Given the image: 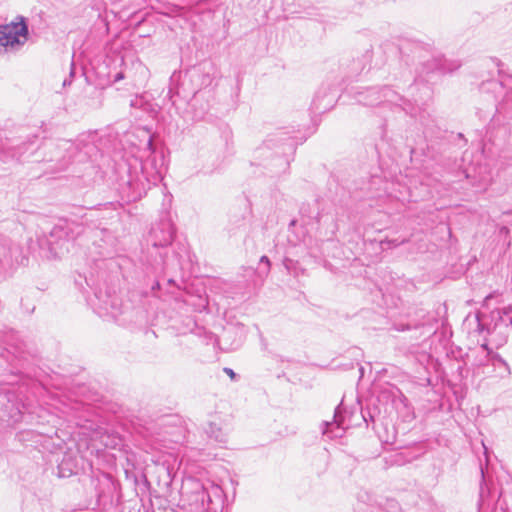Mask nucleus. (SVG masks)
Here are the masks:
<instances>
[{
    "label": "nucleus",
    "mask_w": 512,
    "mask_h": 512,
    "mask_svg": "<svg viewBox=\"0 0 512 512\" xmlns=\"http://www.w3.org/2000/svg\"><path fill=\"white\" fill-rule=\"evenodd\" d=\"M382 97V88L373 87L359 93L358 101L366 106H376L382 104Z\"/></svg>",
    "instance_id": "6e6552de"
},
{
    "label": "nucleus",
    "mask_w": 512,
    "mask_h": 512,
    "mask_svg": "<svg viewBox=\"0 0 512 512\" xmlns=\"http://www.w3.org/2000/svg\"><path fill=\"white\" fill-rule=\"evenodd\" d=\"M382 104L390 103L394 105H399V102L403 101V98L398 95L395 91H393L389 87H382Z\"/></svg>",
    "instance_id": "9b49d317"
},
{
    "label": "nucleus",
    "mask_w": 512,
    "mask_h": 512,
    "mask_svg": "<svg viewBox=\"0 0 512 512\" xmlns=\"http://www.w3.org/2000/svg\"><path fill=\"white\" fill-rule=\"evenodd\" d=\"M460 66H461V64H460L459 62H454V63H453V65H451V66L442 65V67H441V68H442L444 71H446V70H447V71H450V72H451V71H453V70L458 69Z\"/></svg>",
    "instance_id": "6ab92c4d"
},
{
    "label": "nucleus",
    "mask_w": 512,
    "mask_h": 512,
    "mask_svg": "<svg viewBox=\"0 0 512 512\" xmlns=\"http://www.w3.org/2000/svg\"><path fill=\"white\" fill-rule=\"evenodd\" d=\"M210 503V494L201 484L198 483L191 494V499L188 504V512H205L209 509Z\"/></svg>",
    "instance_id": "423d86ee"
},
{
    "label": "nucleus",
    "mask_w": 512,
    "mask_h": 512,
    "mask_svg": "<svg viewBox=\"0 0 512 512\" xmlns=\"http://www.w3.org/2000/svg\"><path fill=\"white\" fill-rule=\"evenodd\" d=\"M480 490H481V492H480V493H481V495H482V494H483V492H484V488H483V486H482V485H481V487H480Z\"/></svg>",
    "instance_id": "393cba45"
},
{
    "label": "nucleus",
    "mask_w": 512,
    "mask_h": 512,
    "mask_svg": "<svg viewBox=\"0 0 512 512\" xmlns=\"http://www.w3.org/2000/svg\"><path fill=\"white\" fill-rule=\"evenodd\" d=\"M481 475H482V478L484 479V470L481 468Z\"/></svg>",
    "instance_id": "a878e982"
},
{
    "label": "nucleus",
    "mask_w": 512,
    "mask_h": 512,
    "mask_svg": "<svg viewBox=\"0 0 512 512\" xmlns=\"http://www.w3.org/2000/svg\"><path fill=\"white\" fill-rule=\"evenodd\" d=\"M146 146H147V149L149 150V152H150L151 154H153V153H154V147H153V140H152V137H149V138H148V141H147Z\"/></svg>",
    "instance_id": "4be33fe9"
},
{
    "label": "nucleus",
    "mask_w": 512,
    "mask_h": 512,
    "mask_svg": "<svg viewBox=\"0 0 512 512\" xmlns=\"http://www.w3.org/2000/svg\"><path fill=\"white\" fill-rule=\"evenodd\" d=\"M477 321L479 332L486 330L489 336L486 343H490L496 348H500L507 342L510 327L501 318L499 312L494 310L491 311L488 322H484L479 317H477Z\"/></svg>",
    "instance_id": "7ed1b4c3"
},
{
    "label": "nucleus",
    "mask_w": 512,
    "mask_h": 512,
    "mask_svg": "<svg viewBox=\"0 0 512 512\" xmlns=\"http://www.w3.org/2000/svg\"><path fill=\"white\" fill-rule=\"evenodd\" d=\"M28 28L25 22H11L0 26V53L18 49L25 43Z\"/></svg>",
    "instance_id": "20e7f679"
},
{
    "label": "nucleus",
    "mask_w": 512,
    "mask_h": 512,
    "mask_svg": "<svg viewBox=\"0 0 512 512\" xmlns=\"http://www.w3.org/2000/svg\"><path fill=\"white\" fill-rule=\"evenodd\" d=\"M348 426L347 411L343 403H340L335 409L333 420L323 422L322 433L330 439L341 438Z\"/></svg>",
    "instance_id": "39448f33"
},
{
    "label": "nucleus",
    "mask_w": 512,
    "mask_h": 512,
    "mask_svg": "<svg viewBox=\"0 0 512 512\" xmlns=\"http://www.w3.org/2000/svg\"><path fill=\"white\" fill-rule=\"evenodd\" d=\"M58 159H59V157H57V156L55 158H51V160H58Z\"/></svg>",
    "instance_id": "bb28decb"
},
{
    "label": "nucleus",
    "mask_w": 512,
    "mask_h": 512,
    "mask_svg": "<svg viewBox=\"0 0 512 512\" xmlns=\"http://www.w3.org/2000/svg\"><path fill=\"white\" fill-rule=\"evenodd\" d=\"M33 146L34 145H33L32 142L23 143L22 145H18V146H10V147H8V150H9L8 151V155H5L3 157V159L6 160L9 157L19 159L27 151L31 150V152H33L34 151V147Z\"/></svg>",
    "instance_id": "9d476101"
},
{
    "label": "nucleus",
    "mask_w": 512,
    "mask_h": 512,
    "mask_svg": "<svg viewBox=\"0 0 512 512\" xmlns=\"http://www.w3.org/2000/svg\"><path fill=\"white\" fill-rule=\"evenodd\" d=\"M260 263H264L266 265V273L270 270V260L267 256H262L260 258Z\"/></svg>",
    "instance_id": "412c9836"
},
{
    "label": "nucleus",
    "mask_w": 512,
    "mask_h": 512,
    "mask_svg": "<svg viewBox=\"0 0 512 512\" xmlns=\"http://www.w3.org/2000/svg\"><path fill=\"white\" fill-rule=\"evenodd\" d=\"M152 235L155 238L153 243L155 247H165L172 243L174 231L169 222H164L161 224L160 228H154L152 230Z\"/></svg>",
    "instance_id": "0eeeda50"
},
{
    "label": "nucleus",
    "mask_w": 512,
    "mask_h": 512,
    "mask_svg": "<svg viewBox=\"0 0 512 512\" xmlns=\"http://www.w3.org/2000/svg\"><path fill=\"white\" fill-rule=\"evenodd\" d=\"M124 78H125L124 73H123V72H118V73H116V74L114 75V77H113V82H114V83H115V82H118V81H120V80H122V79H124Z\"/></svg>",
    "instance_id": "5701e85b"
},
{
    "label": "nucleus",
    "mask_w": 512,
    "mask_h": 512,
    "mask_svg": "<svg viewBox=\"0 0 512 512\" xmlns=\"http://www.w3.org/2000/svg\"><path fill=\"white\" fill-rule=\"evenodd\" d=\"M409 44H410V43H409L408 41H406V40H405V41H403V43H402V44H399V51H400V53H401V54H403V53H404L403 48H404L406 45H409Z\"/></svg>",
    "instance_id": "b1692460"
},
{
    "label": "nucleus",
    "mask_w": 512,
    "mask_h": 512,
    "mask_svg": "<svg viewBox=\"0 0 512 512\" xmlns=\"http://www.w3.org/2000/svg\"><path fill=\"white\" fill-rule=\"evenodd\" d=\"M74 148V144L70 141H63L60 145H57L55 147V150H57L60 153V150H70Z\"/></svg>",
    "instance_id": "a211bd4d"
},
{
    "label": "nucleus",
    "mask_w": 512,
    "mask_h": 512,
    "mask_svg": "<svg viewBox=\"0 0 512 512\" xmlns=\"http://www.w3.org/2000/svg\"><path fill=\"white\" fill-rule=\"evenodd\" d=\"M509 82H512V78L509 79ZM498 110H512V86L509 91L505 93L503 100L497 106Z\"/></svg>",
    "instance_id": "ddd939ff"
},
{
    "label": "nucleus",
    "mask_w": 512,
    "mask_h": 512,
    "mask_svg": "<svg viewBox=\"0 0 512 512\" xmlns=\"http://www.w3.org/2000/svg\"><path fill=\"white\" fill-rule=\"evenodd\" d=\"M494 311L499 312L504 322H506L509 327H512V305L504 307L502 309H495Z\"/></svg>",
    "instance_id": "4468645a"
},
{
    "label": "nucleus",
    "mask_w": 512,
    "mask_h": 512,
    "mask_svg": "<svg viewBox=\"0 0 512 512\" xmlns=\"http://www.w3.org/2000/svg\"><path fill=\"white\" fill-rule=\"evenodd\" d=\"M481 347L487 351V356H489V361L491 362V364L494 367H496V368L503 367L505 372L507 374H510V368H509V365L507 364V362L499 354L492 353V351L488 347V343H483L481 345Z\"/></svg>",
    "instance_id": "1a4fd4ad"
},
{
    "label": "nucleus",
    "mask_w": 512,
    "mask_h": 512,
    "mask_svg": "<svg viewBox=\"0 0 512 512\" xmlns=\"http://www.w3.org/2000/svg\"><path fill=\"white\" fill-rule=\"evenodd\" d=\"M223 371L232 379L237 380V374L233 371V369L225 367Z\"/></svg>",
    "instance_id": "aec40b11"
},
{
    "label": "nucleus",
    "mask_w": 512,
    "mask_h": 512,
    "mask_svg": "<svg viewBox=\"0 0 512 512\" xmlns=\"http://www.w3.org/2000/svg\"><path fill=\"white\" fill-rule=\"evenodd\" d=\"M505 85L506 84H504L503 81L490 80L486 83H483L482 89L486 91L503 90Z\"/></svg>",
    "instance_id": "2eb2a0df"
},
{
    "label": "nucleus",
    "mask_w": 512,
    "mask_h": 512,
    "mask_svg": "<svg viewBox=\"0 0 512 512\" xmlns=\"http://www.w3.org/2000/svg\"><path fill=\"white\" fill-rule=\"evenodd\" d=\"M164 167L162 160L158 163L155 156L148 157L141 163L140 173L130 175L126 186L123 187L124 197L128 202L141 199L152 185L162 180Z\"/></svg>",
    "instance_id": "f03ea898"
},
{
    "label": "nucleus",
    "mask_w": 512,
    "mask_h": 512,
    "mask_svg": "<svg viewBox=\"0 0 512 512\" xmlns=\"http://www.w3.org/2000/svg\"><path fill=\"white\" fill-rule=\"evenodd\" d=\"M69 223L64 222L63 224L55 225L51 231L52 237H58V238H69Z\"/></svg>",
    "instance_id": "f8f14e48"
},
{
    "label": "nucleus",
    "mask_w": 512,
    "mask_h": 512,
    "mask_svg": "<svg viewBox=\"0 0 512 512\" xmlns=\"http://www.w3.org/2000/svg\"><path fill=\"white\" fill-rule=\"evenodd\" d=\"M4 346L0 358L11 365V370L7 373L0 371V431H7L15 428L23 420L30 419L32 422V412L28 405L24 403L23 391L19 387L15 389L16 384L23 383L24 377L22 371L28 362L16 332L12 329L0 330V346Z\"/></svg>",
    "instance_id": "f257e3e1"
},
{
    "label": "nucleus",
    "mask_w": 512,
    "mask_h": 512,
    "mask_svg": "<svg viewBox=\"0 0 512 512\" xmlns=\"http://www.w3.org/2000/svg\"><path fill=\"white\" fill-rule=\"evenodd\" d=\"M37 436H38V434H36L33 430H23V431H20V432L17 434V438H18V439H19V441H21V442L32 441V440H34Z\"/></svg>",
    "instance_id": "dca6fc26"
},
{
    "label": "nucleus",
    "mask_w": 512,
    "mask_h": 512,
    "mask_svg": "<svg viewBox=\"0 0 512 512\" xmlns=\"http://www.w3.org/2000/svg\"><path fill=\"white\" fill-rule=\"evenodd\" d=\"M408 242V239H402V240H398V239H386L385 241L382 242V244L384 243H387L389 247H397L401 244H404Z\"/></svg>",
    "instance_id": "f3484780"
}]
</instances>
